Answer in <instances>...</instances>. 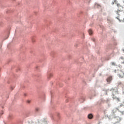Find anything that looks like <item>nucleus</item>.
<instances>
[{"label": "nucleus", "mask_w": 124, "mask_h": 124, "mask_svg": "<svg viewBox=\"0 0 124 124\" xmlns=\"http://www.w3.org/2000/svg\"><path fill=\"white\" fill-rule=\"evenodd\" d=\"M51 77H53V74H49L47 77V78H51Z\"/></svg>", "instance_id": "nucleus-7"}, {"label": "nucleus", "mask_w": 124, "mask_h": 124, "mask_svg": "<svg viewBox=\"0 0 124 124\" xmlns=\"http://www.w3.org/2000/svg\"><path fill=\"white\" fill-rule=\"evenodd\" d=\"M88 119H89L90 120H92V119H93V114H89L88 115Z\"/></svg>", "instance_id": "nucleus-3"}, {"label": "nucleus", "mask_w": 124, "mask_h": 124, "mask_svg": "<svg viewBox=\"0 0 124 124\" xmlns=\"http://www.w3.org/2000/svg\"><path fill=\"white\" fill-rule=\"evenodd\" d=\"M111 65H116V63H115L114 62H111Z\"/></svg>", "instance_id": "nucleus-9"}, {"label": "nucleus", "mask_w": 124, "mask_h": 124, "mask_svg": "<svg viewBox=\"0 0 124 124\" xmlns=\"http://www.w3.org/2000/svg\"><path fill=\"white\" fill-rule=\"evenodd\" d=\"M107 82H108V83H110V82H111V81H112V77H108V78L107 79Z\"/></svg>", "instance_id": "nucleus-4"}, {"label": "nucleus", "mask_w": 124, "mask_h": 124, "mask_svg": "<svg viewBox=\"0 0 124 124\" xmlns=\"http://www.w3.org/2000/svg\"><path fill=\"white\" fill-rule=\"evenodd\" d=\"M27 102L28 103H31V101H28Z\"/></svg>", "instance_id": "nucleus-13"}, {"label": "nucleus", "mask_w": 124, "mask_h": 124, "mask_svg": "<svg viewBox=\"0 0 124 124\" xmlns=\"http://www.w3.org/2000/svg\"><path fill=\"white\" fill-rule=\"evenodd\" d=\"M118 86H123V83H122L121 81H119L118 82Z\"/></svg>", "instance_id": "nucleus-6"}, {"label": "nucleus", "mask_w": 124, "mask_h": 124, "mask_svg": "<svg viewBox=\"0 0 124 124\" xmlns=\"http://www.w3.org/2000/svg\"><path fill=\"white\" fill-rule=\"evenodd\" d=\"M117 6L118 9L116 11V14L120 15L119 12H123V11H124V6H122L120 3H117Z\"/></svg>", "instance_id": "nucleus-1"}, {"label": "nucleus", "mask_w": 124, "mask_h": 124, "mask_svg": "<svg viewBox=\"0 0 124 124\" xmlns=\"http://www.w3.org/2000/svg\"><path fill=\"white\" fill-rule=\"evenodd\" d=\"M121 60H123L124 61V58L123 57H120Z\"/></svg>", "instance_id": "nucleus-12"}, {"label": "nucleus", "mask_w": 124, "mask_h": 124, "mask_svg": "<svg viewBox=\"0 0 124 124\" xmlns=\"http://www.w3.org/2000/svg\"><path fill=\"white\" fill-rule=\"evenodd\" d=\"M117 2H118V1H117L116 0H114L113 4H114V3H117Z\"/></svg>", "instance_id": "nucleus-8"}, {"label": "nucleus", "mask_w": 124, "mask_h": 124, "mask_svg": "<svg viewBox=\"0 0 124 124\" xmlns=\"http://www.w3.org/2000/svg\"><path fill=\"white\" fill-rule=\"evenodd\" d=\"M118 76L120 78H124V72L123 70H119L118 71Z\"/></svg>", "instance_id": "nucleus-2"}, {"label": "nucleus", "mask_w": 124, "mask_h": 124, "mask_svg": "<svg viewBox=\"0 0 124 124\" xmlns=\"http://www.w3.org/2000/svg\"><path fill=\"white\" fill-rule=\"evenodd\" d=\"M116 100H117V101H120V98H116Z\"/></svg>", "instance_id": "nucleus-10"}, {"label": "nucleus", "mask_w": 124, "mask_h": 124, "mask_svg": "<svg viewBox=\"0 0 124 124\" xmlns=\"http://www.w3.org/2000/svg\"><path fill=\"white\" fill-rule=\"evenodd\" d=\"M32 42H35V40L32 39Z\"/></svg>", "instance_id": "nucleus-11"}, {"label": "nucleus", "mask_w": 124, "mask_h": 124, "mask_svg": "<svg viewBox=\"0 0 124 124\" xmlns=\"http://www.w3.org/2000/svg\"><path fill=\"white\" fill-rule=\"evenodd\" d=\"M88 32H89L90 35H92V34H93V30L92 29H90L88 31Z\"/></svg>", "instance_id": "nucleus-5"}, {"label": "nucleus", "mask_w": 124, "mask_h": 124, "mask_svg": "<svg viewBox=\"0 0 124 124\" xmlns=\"http://www.w3.org/2000/svg\"><path fill=\"white\" fill-rule=\"evenodd\" d=\"M9 117H10V118H11V115H10Z\"/></svg>", "instance_id": "nucleus-14"}]
</instances>
